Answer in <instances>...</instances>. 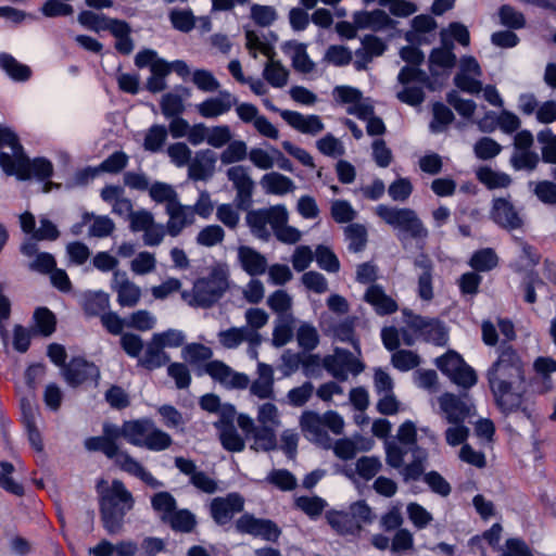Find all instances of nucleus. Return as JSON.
Listing matches in <instances>:
<instances>
[{
    "label": "nucleus",
    "mask_w": 556,
    "mask_h": 556,
    "mask_svg": "<svg viewBox=\"0 0 556 556\" xmlns=\"http://www.w3.org/2000/svg\"><path fill=\"white\" fill-rule=\"evenodd\" d=\"M486 378L495 403L504 414L520 407L526 371L525 362L517 350L502 343L497 349L496 361L486 371Z\"/></svg>",
    "instance_id": "obj_1"
},
{
    "label": "nucleus",
    "mask_w": 556,
    "mask_h": 556,
    "mask_svg": "<svg viewBox=\"0 0 556 556\" xmlns=\"http://www.w3.org/2000/svg\"><path fill=\"white\" fill-rule=\"evenodd\" d=\"M98 490L103 527L109 534H117L123 529L125 515L134 507L132 494L119 480H113L104 489L99 484Z\"/></svg>",
    "instance_id": "obj_2"
},
{
    "label": "nucleus",
    "mask_w": 556,
    "mask_h": 556,
    "mask_svg": "<svg viewBox=\"0 0 556 556\" xmlns=\"http://www.w3.org/2000/svg\"><path fill=\"white\" fill-rule=\"evenodd\" d=\"M228 270L215 266L206 277L195 280L190 291H182L181 299L190 306L207 308L217 303L229 288Z\"/></svg>",
    "instance_id": "obj_3"
},
{
    "label": "nucleus",
    "mask_w": 556,
    "mask_h": 556,
    "mask_svg": "<svg viewBox=\"0 0 556 556\" xmlns=\"http://www.w3.org/2000/svg\"><path fill=\"white\" fill-rule=\"evenodd\" d=\"M85 447L88 451L102 452L108 458L113 459L115 465L123 471L140 479L147 485L159 489L163 483L147 470L136 458L130 456L127 451L121 450L118 445L110 444L106 439L101 437H91L85 441Z\"/></svg>",
    "instance_id": "obj_4"
},
{
    "label": "nucleus",
    "mask_w": 556,
    "mask_h": 556,
    "mask_svg": "<svg viewBox=\"0 0 556 556\" xmlns=\"http://www.w3.org/2000/svg\"><path fill=\"white\" fill-rule=\"evenodd\" d=\"M375 213L387 225L399 230L400 239L404 236L416 241H425L429 236L427 227L413 208L379 204Z\"/></svg>",
    "instance_id": "obj_5"
},
{
    "label": "nucleus",
    "mask_w": 556,
    "mask_h": 556,
    "mask_svg": "<svg viewBox=\"0 0 556 556\" xmlns=\"http://www.w3.org/2000/svg\"><path fill=\"white\" fill-rule=\"evenodd\" d=\"M124 439L131 445L154 452L164 451L173 443L172 437L150 419L124 421Z\"/></svg>",
    "instance_id": "obj_6"
},
{
    "label": "nucleus",
    "mask_w": 556,
    "mask_h": 556,
    "mask_svg": "<svg viewBox=\"0 0 556 556\" xmlns=\"http://www.w3.org/2000/svg\"><path fill=\"white\" fill-rule=\"evenodd\" d=\"M10 148L11 153L0 152V166L7 175L17 178L27 177V156L17 135L9 127L0 126V149Z\"/></svg>",
    "instance_id": "obj_7"
},
{
    "label": "nucleus",
    "mask_w": 556,
    "mask_h": 556,
    "mask_svg": "<svg viewBox=\"0 0 556 556\" xmlns=\"http://www.w3.org/2000/svg\"><path fill=\"white\" fill-rule=\"evenodd\" d=\"M403 89L397 91L396 98L408 105H420L425 100L424 87L430 88V79L426 72L413 67L404 66L397 76Z\"/></svg>",
    "instance_id": "obj_8"
},
{
    "label": "nucleus",
    "mask_w": 556,
    "mask_h": 556,
    "mask_svg": "<svg viewBox=\"0 0 556 556\" xmlns=\"http://www.w3.org/2000/svg\"><path fill=\"white\" fill-rule=\"evenodd\" d=\"M135 65L139 68L149 67L151 76L147 79V89L153 93L161 92L167 88L165 81L168 75L167 61L160 58L152 49H143L135 56Z\"/></svg>",
    "instance_id": "obj_9"
},
{
    "label": "nucleus",
    "mask_w": 556,
    "mask_h": 556,
    "mask_svg": "<svg viewBox=\"0 0 556 556\" xmlns=\"http://www.w3.org/2000/svg\"><path fill=\"white\" fill-rule=\"evenodd\" d=\"M238 426L244 432L245 438L251 440V448L256 452H269L277 448L276 428L263 425H256L255 421L245 414H240L237 418Z\"/></svg>",
    "instance_id": "obj_10"
},
{
    "label": "nucleus",
    "mask_w": 556,
    "mask_h": 556,
    "mask_svg": "<svg viewBox=\"0 0 556 556\" xmlns=\"http://www.w3.org/2000/svg\"><path fill=\"white\" fill-rule=\"evenodd\" d=\"M324 368L337 380L345 381L349 374L354 376L364 370V364L350 351L337 348L332 355H328L323 362Z\"/></svg>",
    "instance_id": "obj_11"
},
{
    "label": "nucleus",
    "mask_w": 556,
    "mask_h": 556,
    "mask_svg": "<svg viewBox=\"0 0 556 556\" xmlns=\"http://www.w3.org/2000/svg\"><path fill=\"white\" fill-rule=\"evenodd\" d=\"M440 414L447 422H465L475 415V406L470 397L446 392L438 397Z\"/></svg>",
    "instance_id": "obj_12"
},
{
    "label": "nucleus",
    "mask_w": 556,
    "mask_h": 556,
    "mask_svg": "<svg viewBox=\"0 0 556 556\" xmlns=\"http://www.w3.org/2000/svg\"><path fill=\"white\" fill-rule=\"evenodd\" d=\"M236 530L270 542H277L281 535L280 528L273 520L256 518L248 513L237 519Z\"/></svg>",
    "instance_id": "obj_13"
},
{
    "label": "nucleus",
    "mask_w": 556,
    "mask_h": 556,
    "mask_svg": "<svg viewBox=\"0 0 556 556\" xmlns=\"http://www.w3.org/2000/svg\"><path fill=\"white\" fill-rule=\"evenodd\" d=\"M482 70L473 56H463L459 60V70L454 76L455 86L464 92L478 94L482 90Z\"/></svg>",
    "instance_id": "obj_14"
},
{
    "label": "nucleus",
    "mask_w": 556,
    "mask_h": 556,
    "mask_svg": "<svg viewBox=\"0 0 556 556\" xmlns=\"http://www.w3.org/2000/svg\"><path fill=\"white\" fill-rule=\"evenodd\" d=\"M204 371L215 381L228 389L243 390L248 388L250 379L245 374L235 371L222 361H210L204 366Z\"/></svg>",
    "instance_id": "obj_15"
},
{
    "label": "nucleus",
    "mask_w": 556,
    "mask_h": 556,
    "mask_svg": "<svg viewBox=\"0 0 556 556\" xmlns=\"http://www.w3.org/2000/svg\"><path fill=\"white\" fill-rule=\"evenodd\" d=\"M237 104V97L228 90H218L217 96L208 97L195 105L198 114L206 119H215L229 113Z\"/></svg>",
    "instance_id": "obj_16"
},
{
    "label": "nucleus",
    "mask_w": 556,
    "mask_h": 556,
    "mask_svg": "<svg viewBox=\"0 0 556 556\" xmlns=\"http://www.w3.org/2000/svg\"><path fill=\"white\" fill-rule=\"evenodd\" d=\"M243 507L244 498L239 493H229L226 496L213 498L210 504V513L217 525L224 526L228 523L236 514L241 513Z\"/></svg>",
    "instance_id": "obj_17"
},
{
    "label": "nucleus",
    "mask_w": 556,
    "mask_h": 556,
    "mask_svg": "<svg viewBox=\"0 0 556 556\" xmlns=\"http://www.w3.org/2000/svg\"><path fill=\"white\" fill-rule=\"evenodd\" d=\"M227 178L232 182L237 192L236 202L238 207L247 208L252 202V194L254 190V181L251 178L247 167L242 165H235L227 169Z\"/></svg>",
    "instance_id": "obj_18"
},
{
    "label": "nucleus",
    "mask_w": 556,
    "mask_h": 556,
    "mask_svg": "<svg viewBox=\"0 0 556 556\" xmlns=\"http://www.w3.org/2000/svg\"><path fill=\"white\" fill-rule=\"evenodd\" d=\"M111 289L117 295V303L122 307H135L141 299V289L128 278L126 271L114 270Z\"/></svg>",
    "instance_id": "obj_19"
},
{
    "label": "nucleus",
    "mask_w": 556,
    "mask_h": 556,
    "mask_svg": "<svg viewBox=\"0 0 556 556\" xmlns=\"http://www.w3.org/2000/svg\"><path fill=\"white\" fill-rule=\"evenodd\" d=\"M490 217L495 224L508 230L522 226V218L511 203L510 197L493 199Z\"/></svg>",
    "instance_id": "obj_20"
},
{
    "label": "nucleus",
    "mask_w": 556,
    "mask_h": 556,
    "mask_svg": "<svg viewBox=\"0 0 556 556\" xmlns=\"http://www.w3.org/2000/svg\"><path fill=\"white\" fill-rule=\"evenodd\" d=\"M280 116L290 127L304 135L317 136L325 129L320 116L315 114L304 115L296 111L285 110L280 111Z\"/></svg>",
    "instance_id": "obj_21"
},
{
    "label": "nucleus",
    "mask_w": 556,
    "mask_h": 556,
    "mask_svg": "<svg viewBox=\"0 0 556 556\" xmlns=\"http://www.w3.org/2000/svg\"><path fill=\"white\" fill-rule=\"evenodd\" d=\"M175 466L181 473L189 476L190 483L198 490L207 494L217 491V482L206 472L197 470V465L193 460L178 456L175 458Z\"/></svg>",
    "instance_id": "obj_22"
},
{
    "label": "nucleus",
    "mask_w": 556,
    "mask_h": 556,
    "mask_svg": "<svg viewBox=\"0 0 556 556\" xmlns=\"http://www.w3.org/2000/svg\"><path fill=\"white\" fill-rule=\"evenodd\" d=\"M63 376L70 386L76 387L88 380H97L100 376L99 368L84 358H74L64 367Z\"/></svg>",
    "instance_id": "obj_23"
},
{
    "label": "nucleus",
    "mask_w": 556,
    "mask_h": 556,
    "mask_svg": "<svg viewBox=\"0 0 556 556\" xmlns=\"http://www.w3.org/2000/svg\"><path fill=\"white\" fill-rule=\"evenodd\" d=\"M216 156L210 150H200L191 157L188 164V178L194 181H205L210 179L215 170Z\"/></svg>",
    "instance_id": "obj_24"
},
{
    "label": "nucleus",
    "mask_w": 556,
    "mask_h": 556,
    "mask_svg": "<svg viewBox=\"0 0 556 556\" xmlns=\"http://www.w3.org/2000/svg\"><path fill=\"white\" fill-rule=\"evenodd\" d=\"M166 214L168 215L166 231L170 237L179 236L186 227L195 222L191 205H184L180 201L168 207Z\"/></svg>",
    "instance_id": "obj_25"
},
{
    "label": "nucleus",
    "mask_w": 556,
    "mask_h": 556,
    "mask_svg": "<svg viewBox=\"0 0 556 556\" xmlns=\"http://www.w3.org/2000/svg\"><path fill=\"white\" fill-rule=\"evenodd\" d=\"M300 426L307 440L318 444H326L329 441L321 415L306 410L301 415Z\"/></svg>",
    "instance_id": "obj_26"
},
{
    "label": "nucleus",
    "mask_w": 556,
    "mask_h": 556,
    "mask_svg": "<svg viewBox=\"0 0 556 556\" xmlns=\"http://www.w3.org/2000/svg\"><path fill=\"white\" fill-rule=\"evenodd\" d=\"M412 462L408 464L403 463L402 467L397 469L404 483L415 482L421 478L424 479V475L426 473L425 470L429 457L428 452L420 446H415L412 450Z\"/></svg>",
    "instance_id": "obj_27"
},
{
    "label": "nucleus",
    "mask_w": 556,
    "mask_h": 556,
    "mask_svg": "<svg viewBox=\"0 0 556 556\" xmlns=\"http://www.w3.org/2000/svg\"><path fill=\"white\" fill-rule=\"evenodd\" d=\"M237 257L241 268L250 276H261L267 270V260L255 249L240 245Z\"/></svg>",
    "instance_id": "obj_28"
},
{
    "label": "nucleus",
    "mask_w": 556,
    "mask_h": 556,
    "mask_svg": "<svg viewBox=\"0 0 556 556\" xmlns=\"http://www.w3.org/2000/svg\"><path fill=\"white\" fill-rule=\"evenodd\" d=\"M250 393L260 400H273L274 390V370L270 365L258 363L257 378L250 386Z\"/></svg>",
    "instance_id": "obj_29"
},
{
    "label": "nucleus",
    "mask_w": 556,
    "mask_h": 556,
    "mask_svg": "<svg viewBox=\"0 0 556 556\" xmlns=\"http://www.w3.org/2000/svg\"><path fill=\"white\" fill-rule=\"evenodd\" d=\"M260 185L266 194L279 197L292 193L296 189L294 181L290 177L273 170L262 176Z\"/></svg>",
    "instance_id": "obj_30"
},
{
    "label": "nucleus",
    "mask_w": 556,
    "mask_h": 556,
    "mask_svg": "<svg viewBox=\"0 0 556 556\" xmlns=\"http://www.w3.org/2000/svg\"><path fill=\"white\" fill-rule=\"evenodd\" d=\"M251 333L243 328L240 327H230L224 330H220L217 333V339L219 344L227 350H235L239 348L242 343H247L248 346L254 351V356H256V349L258 345L251 338Z\"/></svg>",
    "instance_id": "obj_31"
},
{
    "label": "nucleus",
    "mask_w": 556,
    "mask_h": 556,
    "mask_svg": "<svg viewBox=\"0 0 556 556\" xmlns=\"http://www.w3.org/2000/svg\"><path fill=\"white\" fill-rule=\"evenodd\" d=\"M353 20L359 29L380 31L393 27V21L382 10L356 12Z\"/></svg>",
    "instance_id": "obj_32"
},
{
    "label": "nucleus",
    "mask_w": 556,
    "mask_h": 556,
    "mask_svg": "<svg viewBox=\"0 0 556 556\" xmlns=\"http://www.w3.org/2000/svg\"><path fill=\"white\" fill-rule=\"evenodd\" d=\"M329 526L340 535H359L362 526L354 520L350 511L329 510L326 513Z\"/></svg>",
    "instance_id": "obj_33"
},
{
    "label": "nucleus",
    "mask_w": 556,
    "mask_h": 556,
    "mask_svg": "<svg viewBox=\"0 0 556 556\" xmlns=\"http://www.w3.org/2000/svg\"><path fill=\"white\" fill-rule=\"evenodd\" d=\"M364 301L370 304L378 315H389L397 311L396 302L378 285L368 287Z\"/></svg>",
    "instance_id": "obj_34"
},
{
    "label": "nucleus",
    "mask_w": 556,
    "mask_h": 556,
    "mask_svg": "<svg viewBox=\"0 0 556 556\" xmlns=\"http://www.w3.org/2000/svg\"><path fill=\"white\" fill-rule=\"evenodd\" d=\"M244 320L245 325L243 328L251 333V338L260 346L263 342V337L260 333V330L268 324V313L260 307H250L244 312Z\"/></svg>",
    "instance_id": "obj_35"
},
{
    "label": "nucleus",
    "mask_w": 556,
    "mask_h": 556,
    "mask_svg": "<svg viewBox=\"0 0 556 556\" xmlns=\"http://www.w3.org/2000/svg\"><path fill=\"white\" fill-rule=\"evenodd\" d=\"M169 359V355L151 339L143 354L139 357L138 365L148 370H154L166 365Z\"/></svg>",
    "instance_id": "obj_36"
},
{
    "label": "nucleus",
    "mask_w": 556,
    "mask_h": 556,
    "mask_svg": "<svg viewBox=\"0 0 556 556\" xmlns=\"http://www.w3.org/2000/svg\"><path fill=\"white\" fill-rule=\"evenodd\" d=\"M285 52L290 55L292 66L295 71L308 74L315 68L314 62L306 52V45L300 42H287Z\"/></svg>",
    "instance_id": "obj_37"
},
{
    "label": "nucleus",
    "mask_w": 556,
    "mask_h": 556,
    "mask_svg": "<svg viewBox=\"0 0 556 556\" xmlns=\"http://www.w3.org/2000/svg\"><path fill=\"white\" fill-rule=\"evenodd\" d=\"M267 306L278 315V319H293V298L283 289L274 291L266 301Z\"/></svg>",
    "instance_id": "obj_38"
},
{
    "label": "nucleus",
    "mask_w": 556,
    "mask_h": 556,
    "mask_svg": "<svg viewBox=\"0 0 556 556\" xmlns=\"http://www.w3.org/2000/svg\"><path fill=\"white\" fill-rule=\"evenodd\" d=\"M0 67L14 81H26L33 73L28 65L18 62L5 52L0 53Z\"/></svg>",
    "instance_id": "obj_39"
},
{
    "label": "nucleus",
    "mask_w": 556,
    "mask_h": 556,
    "mask_svg": "<svg viewBox=\"0 0 556 556\" xmlns=\"http://www.w3.org/2000/svg\"><path fill=\"white\" fill-rule=\"evenodd\" d=\"M476 176L490 190L508 188L513 181L508 174L494 170L489 166L480 167Z\"/></svg>",
    "instance_id": "obj_40"
},
{
    "label": "nucleus",
    "mask_w": 556,
    "mask_h": 556,
    "mask_svg": "<svg viewBox=\"0 0 556 556\" xmlns=\"http://www.w3.org/2000/svg\"><path fill=\"white\" fill-rule=\"evenodd\" d=\"M453 45L444 43L441 48H435L429 56V70L433 75H438V70L452 68L455 65L456 56L453 53Z\"/></svg>",
    "instance_id": "obj_41"
},
{
    "label": "nucleus",
    "mask_w": 556,
    "mask_h": 556,
    "mask_svg": "<svg viewBox=\"0 0 556 556\" xmlns=\"http://www.w3.org/2000/svg\"><path fill=\"white\" fill-rule=\"evenodd\" d=\"M77 20L81 26L96 33L102 30H109L111 33L115 26V23L118 21L116 18H111L104 14L94 13L92 11L80 12Z\"/></svg>",
    "instance_id": "obj_42"
},
{
    "label": "nucleus",
    "mask_w": 556,
    "mask_h": 556,
    "mask_svg": "<svg viewBox=\"0 0 556 556\" xmlns=\"http://www.w3.org/2000/svg\"><path fill=\"white\" fill-rule=\"evenodd\" d=\"M165 525L179 533H191L197 528L198 521L195 515L187 508L176 509L166 520Z\"/></svg>",
    "instance_id": "obj_43"
},
{
    "label": "nucleus",
    "mask_w": 556,
    "mask_h": 556,
    "mask_svg": "<svg viewBox=\"0 0 556 556\" xmlns=\"http://www.w3.org/2000/svg\"><path fill=\"white\" fill-rule=\"evenodd\" d=\"M219 430V440L223 447L229 452H241L244 450V439L239 434L233 424L222 422L216 425Z\"/></svg>",
    "instance_id": "obj_44"
},
{
    "label": "nucleus",
    "mask_w": 556,
    "mask_h": 556,
    "mask_svg": "<svg viewBox=\"0 0 556 556\" xmlns=\"http://www.w3.org/2000/svg\"><path fill=\"white\" fill-rule=\"evenodd\" d=\"M149 195L154 202L163 204L165 212L179 201V195L175 188L166 182L156 181L152 184L149 188Z\"/></svg>",
    "instance_id": "obj_45"
},
{
    "label": "nucleus",
    "mask_w": 556,
    "mask_h": 556,
    "mask_svg": "<svg viewBox=\"0 0 556 556\" xmlns=\"http://www.w3.org/2000/svg\"><path fill=\"white\" fill-rule=\"evenodd\" d=\"M245 48L248 49L250 55L254 59L257 56L258 52L268 59H271V56L275 55L273 45L264 35H260L255 30L245 31Z\"/></svg>",
    "instance_id": "obj_46"
},
{
    "label": "nucleus",
    "mask_w": 556,
    "mask_h": 556,
    "mask_svg": "<svg viewBox=\"0 0 556 556\" xmlns=\"http://www.w3.org/2000/svg\"><path fill=\"white\" fill-rule=\"evenodd\" d=\"M151 506L160 520L165 523L177 509V501L169 492L161 491L151 497Z\"/></svg>",
    "instance_id": "obj_47"
},
{
    "label": "nucleus",
    "mask_w": 556,
    "mask_h": 556,
    "mask_svg": "<svg viewBox=\"0 0 556 556\" xmlns=\"http://www.w3.org/2000/svg\"><path fill=\"white\" fill-rule=\"evenodd\" d=\"M263 76L275 88H282L288 83L289 71L274 56L265 64Z\"/></svg>",
    "instance_id": "obj_48"
},
{
    "label": "nucleus",
    "mask_w": 556,
    "mask_h": 556,
    "mask_svg": "<svg viewBox=\"0 0 556 556\" xmlns=\"http://www.w3.org/2000/svg\"><path fill=\"white\" fill-rule=\"evenodd\" d=\"M468 264L476 271H490L498 265V256L493 249L484 248L476 251Z\"/></svg>",
    "instance_id": "obj_49"
},
{
    "label": "nucleus",
    "mask_w": 556,
    "mask_h": 556,
    "mask_svg": "<svg viewBox=\"0 0 556 556\" xmlns=\"http://www.w3.org/2000/svg\"><path fill=\"white\" fill-rule=\"evenodd\" d=\"M344 237L348 242V249L357 253L365 249L367 244V229L362 224H350L344 228Z\"/></svg>",
    "instance_id": "obj_50"
},
{
    "label": "nucleus",
    "mask_w": 556,
    "mask_h": 556,
    "mask_svg": "<svg viewBox=\"0 0 556 556\" xmlns=\"http://www.w3.org/2000/svg\"><path fill=\"white\" fill-rule=\"evenodd\" d=\"M110 306V295L103 291L88 292L84 295L83 307L86 314L102 315Z\"/></svg>",
    "instance_id": "obj_51"
},
{
    "label": "nucleus",
    "mask_w": 556,
    "mask_h": 556,
    "mask_svg": "<svg viewBox=\"0 0 556 556\" xmlns=\"http://www.w3.org/2000/svg\"><path fill=\"white\" fill-rule=\"evenodd\" d=\"M247 224L251 232L260 239H268L270 236L267 222L266 208L251 211L245 217Z\"/></svg>",
    "instance_id": "obj_52"
},
{
    "label": "nucleus",
    "mask_w": 556,
    "mask_h": 556,
    "mask_svg": "<svg viewBox=\"0 0 556 556\" xmlns=\"http://www.w3.org/2000/svg\"><path fill=\"white\" fill-rule=\"evenodd\" d=\"M168 130L164 125H152L146 132L143 149L151 153L161 151L166 142Z\"/></svg>",
    "instance_id": "obj_53"
},
{
    "label": "nucleus",
    "mask_w": 556,
    "mask_h": 556,
    "mask_svg": "<svg viewBox=\"0 0 556 556\" xmlns=\"http://www.w3.org/2000/svg\"><path fill=\"white\" fill-rule=\"evenodd\" d=\"M131 28L125 21L118 20L111 30V34L116 38L115 49L122 54H130L134 50V41L130 38Z\"/></svg>",
    "instance_id": "obj_54"
},
{
    "label": "nucleus",
    "mask_w": 556,
    "mask_h": 556,
    "mask_svg": "<svg viewBox=\"0 0 556 556\" xmlns=\"http://www.w3.org/2000/svg\"><path fill=\"white\" fill-rule=\"evenodd\" d=\"M432 121L429 128L433 134L443 132L447 126L454 121L453 112L443 103L435 102L432 105Z\"/></svg>",
    "instance_id": "obj_55"
},
{
    "label": "nucleus",
    "mask_w": 556,
    "mask_h": 556,
    "mask_svg": "<svg viewBox=\"0 0 556 556\" xmlns=\"http://www.w3.org/2000/svg\"><path fill=\"white\" fill-rule=\"evenodd\" d=\"M294 505L311 519L315 520L327 507V502L319 496H299L295 498Z\"/></svg>",
    "instance_id": "obj_56"
},
{
    "label": "nucleus",
    "mask_w": 556,
    "mask_h": 556,
    "mask_svg": "<svg viewBox=\"0 0 556 556\" xmlns=\"http://www.w3.org/2000/svg\"><path fill=\"white\" fill-rule=\"evenodd\" d=\"M497 14L501 25L508 29H521L526 26L527 22L523 13L509 4L501 5Z\"/></svg>",
    "instance_id": "obj_57"
},
{
    "label": "nucleus",
    "mask_w": 556,
    "mask_h": 556,
    "mask_svg": "<svg viewBox=\"0 0 556 556\" xmlns=\"http://www.w3.org/2000/svg\"><path fill=\"white\" fill-rule=\"evenodd\" d=\"M248 146L242 140H230L226 149L220 153V162L225 165L239 163L249 159Z\"/></svg>",
    "instance_id": "obj_58"
},
{
    "label": "nucleus",
    "mask_w": 556,
    "mask_h": 556,
    "mask_svg": "<svg viewBox=\"0 0 556 556\" xmlns=\"http://www.w3.org/2000/svg\"><path fill=\"white\" fill-rule=\"evenodd\" d=\"M414 445H403L400 442L388 441L386 443V462L394 469H400L404 463V457L412 452Z\"/></svg>",
    "instance_id": "obj_59"
},
{
    "label": "nucleus",
    "mask_w": 556,
    "mask_h": 556,
    "mask_svg": "<svg viewBox=\"0 0 556 556\" xmlns=\"http://www.w3.org/2000/svg\"><path fill=\"white\" fill-rule=\"evenodd\" d=\"M225 239V230L219 225H207L203 227L195 237V242L205 248L220 244Z\"/></svg>",
    "instance_id": "obj_60"
},
{
    "label": "nucleus",
    "mask_w": 556,
    "mask_h": 556,
    "mask_svg": "<svg viewBox=\"0 0 556 556\" xmlns=\"http://www.w3.org/2000/svg\"><path fill=\"white\" fill-rule=\"evenodd\" d=\"M14 470L13 464L7 460L0 462V486L9 493L22 496L24 494V488L12 478Z\"/></svg>",
    "instance_id": "obj_61"
},
{
    "label": "nucleus",
    "mask_w": 556,
    "mask_h": 556,
    "mask_svg": "<svg viewBox=\"0 0 556 556\" xmlns=\"http://www.w3.org/2000/svg\"><path fill=\"white\" fill-rule=\"evenodd\" d=\"M541 147L542 159L545 163L556 164V135L549 128L542 129L536 135Z\"/></svg>",
    "instance_id": "obj_62"
},
{
    "label": "nucleus",
    "mask_w": 556,
    "mask_h": 556,
    "mask_svg": "<svg viewBox=\"0 0 556 556\" xmlns=\"http://www.w3.org/2000/svg\"><path fill=\"white\" fill-rule=\"evenodd\" d=\"M156 317L147 309H139L131 313L126 319V327L139 331H149L154 328Z\"/></svg>",
    "instance_id": "obj_63"
},
{
    "label": "nucleus",
    "mask_w": 556,
    "mask_h": 556,
    "mask_svg": "<svg viewBox=\"0 0 556 556\" xmlns=\"http://www.w3.org/2000/svg\"><path fill=\"white\" fill-rule=\"evenodd\" d=\"M317 150L329 157H340L345 153L343 143L332 134H327L316 141Z\"/></svg>",
    "instance_id": "obj_64"
}]
</instances>
